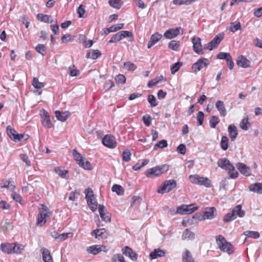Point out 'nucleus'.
Masks as SVG:
<instances>
[{
	"mask_svg": "<svg viewBox=\"0 0 262 262\" xmlns=\"http://www.w3.org/2000/svg\"><path fill=\"white\" fill-rule=\"evenodd\" d=\"M92 236H94L96 238H106L107 233L104 228L94 230L91 233Z\"/></svg>",
	"mask_w": 262,
	"mask_h": 262,
	"instance_id": "4be33fe9",
	"label": "nucleus"
},
{
	"mask_svg": "<svg viewBox=\"0 0 262 262\" xmlns=\"http://www.w3.org/2000/svg\"><path fill=\"white\" fill-rule=\"evenodd\" d=\"M86 251L89 254L96 255L100 253L98 245H92L86 248Z\"/></svg>",
	"mask_w": 262,
	"mask_h": 262,
	"instance_id": "a19ab883",
	"label": "nucleus"
},
{
	"mask_svg": "<svg viewBox=\"0 0 262 262\" xmlns=\"http://www.w3.org/2000/svg\"><path fill=\"white\" fill-rule=\"evenodd\" d=\"M122 253L129 257L132 260L136 261L137 259V254L129 247L125 246L122 249Z\"/></svg>",
	"mask_w": 262,
	"mask_h": 262,
	"instance_id": "f3484780",
	"label": "nucleus"
},
{
	"mask_svg": "<svg viewBox=\"0 0 262 262\" xmlns=\"http://www.w3.org/2000/svg\"><path fill=\"white\" fill-rule=\"evenodd\" d=\"M32 85L36 89H40L45 86V83L39 82L37 78L34 77L33 79Z\"/></svg>",
	"mask_w": 262,
	"mask_h": 262,
	"instance_id": "c03bdc74",
	"label": "nucleus"
},
{
	"mask_svg": "<svg viewBox=\"0 0 262 262\" xmlns=\"http://www.w3.org/2000/svg\"><path fill=\"white\" fill-rule=\"evenodd\" d=\"M204 114L203 112H199L197 116V121L199 125H202L204 121Z\"/></svg>",
	"mask_w": 262,
	"mask_h": 262,
	"instance_id": "69168bd1",
	"label": "nucleus"
},
{
	"mask_svg": "<svg viewBox=\"0 0 262 262\" xmlns=\"http://www.w3.org/2000/svg\"><path fill=\"white\" fill-rule=\"evenodd\" d=\"M72 233L71 232L68 233H63L62 234H59L58 237H56V241L59 242H63L68 238L69 236H72Z\"/></svg>",
	"mask_w": 262,
	"mask_h": 262,
	"instance_id": "de8ad7c7",
	"label": "nucleus"
},
{
	"mask_svg": "<svg viewBox=\"0 0 262 262\" xmlns=\"http://www.w3.org/2000/svg\"><path fill=\"white\" fill-rule=\"evenodd\" d=\"M55 172L61 178L67 179V175L68 171L61 167H57L54 169Z\"/></svg>",
	"mask_w": 262,
	"mask_h": 262,
	"instance_id": "f704fd0d",
	"label": "nucleus"
},
{
	"mask_svg": "<svg viewBox=\"0 0 262 262\" xmlns=\"http://www.w3.org/2000/svg\"><path fill=\"white\" fill-rule=\"evenodd\" d=\"M168 48L173 51H179L180 47V41L173 40L170 41L168 43Z\"/></svg>",
	"mask_w": 262,
	"mask_h": 262,
	"instance_id": "79ce46f5",
	"label": "nucleus"
},
{
	"mask_svg": "<svg viewBox=\"0 0 262 262\" xmlns=\"http://www.w3.org/2000/svg\"><path fill=\"white\" fill-rule=\"evenodd\" d=\"M162 36V35L158 33L152 34L150 37V40L148 42L147 48L149 49L152 47L161 39Z\"/></svg>",
	"mask_w": 262,
	"mask_h": 262,
	"instance_id": "393cba45",
	"label": "nucleus"
},
{
	"mask_svg": "<svg viewBox=\"0 0 262 262\" xmlns=\"http://www.w3.org/2000/svg\"><path fill=\"white\" fill-rule=\"evenodd\" d=\"M189 178L193 184L203 185L206 187L211 186V181L207 178L201 177L198 174H191L189 176Z\"/></svg>",
	"mask_w": 262,
	"mask_h": 262,
	"instance_id": "423d86ee",
	"label": "nucleus"
},
{
	"mask_svg": "<svg viewBox=\"0 0 262 262\" xmlns=\"http://www.w3.org/2000/svg\"><path fill=\"white\" fill-rule=\"evenodd\" d=\"M241 28L242 26L240 22L238 21H235L234 22H231L230 24L229 30L230 32L234 33L236 31L241 30Z\"/></svg>",
	"mask_w": 262,
	"mask_h": 262,
	"instance_id": "2f4dec72",
	"label": "nucleus"
},
{
	"mask_svg": "<svg viewBox=\"0 0 262 262\" xmlns=\"http://www.w3.org/2000/svg\"><path fill=\"white\" fill-rule=\"evenodd\" d=\"M55 114L57 119L62 122L65 121L69 116V113L68 112H61L59 111H56Z\"/></svg>",
	"mask_w": 262,
	"mask_h": 262,
	"instance_id": "7c9ffc66",
	"label": "nucleus"
},
{
	"mask_svg": "<svg viewBox=\"0 0 262 262\" xmlns=\"http://www.w3.org/2000/svg\"><path fill=\"white\" fill-rule=\"evenodd\" d=\"M193 49L194 51L199 55L204 53V49L201 45V40L198 37H193L192 39Z\"/></svg>",
	"mask_w": 262,
	"mask_h": 262,
	"instance_id": "f8f14e48",
	"label": "nucleus"
},
{
	"mask_svg": "<svg viewBox=\"0 0 262 262\" xmlns=\"http://www.w3.org/2000/svg\"><path fill=\"white\" fill-rule=\"evenodd\" d=\"M102 142L104 146L110 148H114L117 146L115 137L111 135H106L102 139Z\"/></svg>",
	"mask_w": 262,
	"mask_h": 262,
	"instance_id": "ddd939ff",
	"label": "nucleus"
},
{
	"mask_svg": "<svg viewBox=\"0 0 262 262\" xmlns=\"http://www.w3.org/2000/svg\"><path fill=\"white\" fill-rule=\"evenodd\" d=\"M79 166L86 170H90L92 169V166L90 163L84 158H82V160L78 162V164Z\"/></svg>",
	"mask_w": 262,
	"mask_h": 262,
	"instance_id": "4c0bfd02",
	"label": "nucleus"
},
{
	"mask_svg": "<svg viewBox=\"0 0 262 262\" xmlns=\"http://www.w3.org/2000/svg\"><path fill=\"white\" fill-rule=\"evenodd\" d=\"M98 211L101 218L105 222H108L111 221V217L108 215V213L106 212L105 210V207L100 205L99 206Z\"/></svg>",
	"mask_w": 262,
	"mask_h": 262,
	"instance_id": "5701e85b",
	"label": "nucleus"
},
{
	"mask_svg": "<svg viewBox=\"0 0 262 262\" xmlns=\"http://www.w3.org/2000/svg\"><path fill=\"white\" fill-rule=\"evenodd\" d=\"M162 79H163L164 81H166V79L165 78H164L163 76L162 75L160 76L157 77L156 78L152 79L148 82V84H147L149 88H151V87L156 85V84L159 83L160 82H161L162 81Z\"/></svg>",
	"mask_w": 262,
	"mask_h": 262,
	"instance_id": "c9c22d12",
	"label": "nucleus"
},
{
	"mask_svg": "<svg viewBox=\"0 0 262 262\" xmlns=\"http://www.w3.org/2000/svg\"><path fill=\"white\" fill-rule=\"evenodd\" d=\"M11 196L14 200L19 203H21L22 198L19 194L13 191L11 194Z\"/></svg>",
	"mask_w": 262,
	"mask_h": 262,
	"instance_id": "338daca9",
	"label": "nucleus"
},
{
	"mask_svg": "<svg viewBox=\"0 0 262 262\" xmlns=\"http://www.w3.org/2000/svg\"><path fill=\"white\" fill-rule=\"evenodd\" d=\"M182 66V63L181 62H177L173 64L170 68V71L172 74H175L180 69V67Z\"/></svg>",
	"mask_w": 262,
	"mask_h": 262,
	"instance_id": "6e6d98bb",
	"label": "nucleus"
},
{
	"mask_svg": "<svg viewBox=\"0 0 262 262\" xmlns=\"http://www.w3.org/2000/svg\"><path fill=\"white\" fill-rule=\"evenodd\" d=\"M245 235L248 237H251L254 239L257 238L259 237V233L257 231H246L243 233Z\"/></svg>",
	"mask_w": 262,
	"mask_h": 262,
	"instance_id": "37998d69",
	"label": "nucleus"
},
{
	"mask_svg": "<svg viewBox=\"0 0 262 262\" xmlns=\"http://www.w3.org/2000/svg\"><path fill=\"white\" fill-rule=\"evenodd\" d=\"M236 166L240 172L245 176H249L251 174V170L249 167L242 163H237Z\"/></svg>",
	"mask_w": 262,
	"mask_h": 262,
	"instance_id": "6ab92c4d",
	"label": "nucleus"
},
{
	"mask_svg": "<svg viewBox=\"0 0 262 262\" xmlns=\"http://www.w3.org/2000/svg\"><path fill=\"white\" fill-rule=\"evenodd\" d=\"M221 147L224 150H226L228 148V139L225 136L222 137L221 140Z\"/></svg>",
	"mask_w": 262,
	"mask_h": 262,
	"instance_id": "49530a36",
	"label": "nucleus"
},
{
	"mask_svg": "<svg viewBox=\"0 0 262 262\" xmlns=\"http://www.w3.org/2000/svg\"><path fill=\"white\" fill-rule=\"evenodd\" d=\"M73 155L77 164H78V162H80L83 158L81 155L78 152L76 149L73 150Z\"/></svg>",
	"mask_w": 262,
	"mask_h": 262,
	"instance_id": "e2e57ef3",
	"label": "nucleus"
},
{
	"mask_svg": "<svg viewBox=\"0 0 262 262\" xmlns=\"http://www.w3.org/2000/svg\"><path fill=\"white\" fill-rule=\"evenodd\" d=\"M37 18L38 20L46 23H50L52 22L51 16L46 14H38L37 16Z\"/></svg>",
	"mask_w": 262,
	"mask_h": 262,
	"instance_id": "58836bf2",
	"label": "nucleus"
},
{
	"mask_svg": "<svg viewBox=\"0 0 262 262\" xmlns=\"http://www.w3.org/2000/svg\"><path fill=\"white\" fill-rule=\"evenodd\" d=\"M215 105L220 115L222 117H225L227 115V110L225 107L224 102L222 100H217Z\"/></svg>",
	"mask_w": 262,
	"mask_h": 262,
	"instance_id": "b1692460",
	"label": "nucleus"
},
{
	"mask_svg": "<svg viewBox=\"0 0 262 262\" xmlns=\"http://www.w3.org/2000/svg\"><path fill=\"white\" fill-rule=\"evenodd\" d=\"M120 2L121 0H110L109 4L112 7L119 9L120 7Z\"/></svg>",
	"mask_w": 262,
	"mask_h": 262,
	"instance_id": "0e129e2a",
	"label": "nucleus"
},
{
	"mask_svg": "<svg viewBox=\"0 0 262 262\" xmlns=\"http://www.w3.org/2000/svg\"><path fill=\"white\" fill-rule=\"evenodd\" d=\"M220 119L219 118L215 116L211 117L209 123L210 126L211 128H215L216 125L219 123Z\"/></svg>",
	"mask_w": 262,
	"mask_h": 262,
	"instance_id": "5fc2aeb1",
	"label": "nucleus"
},
{
	"mask_svg": "<svg viewBox=\"0 0 262 262\" xmlns=\"http://www.w3.org/2000/svg\"><path fill=\"white\" fill-rule=\"evenodd\" d=\"M249 190L254 193L262 194V183L251 184L248 187Z\"/></svg>",
	"mask_w": 262,
	"mask_h": 262,
	"instance_id": "412c9836",
	"label": "nucleus"
},
{
	"mask_svg": "<svg viewBox=\"0 0 262 262\" xmlns=\"http://www.w3.org/2000/svg\"><path fill=\"white\" fill-rule=\"evenodd\" d=\"M168 170L169 166L167 164H163L147 169L145 175L148 178H154L161 176Z\"/></svg>",
	"mask_w": 262,
	"mask_h": 262,
	"instance_id": "f03ea898",
	"label": "nucleus"
},
{
	"mask_svg": "<svg viewBox=\"0 0 262 262\" xmlns=\"http://www.w3.org/2000/svg\"><path fill=\"white\" fill-rule=\"evenodd\" d=\"M131 154L129 150L125 149L122 152V159L125 162H128L130 160Z\"/></svg>",
	"mask_w": 262,
	"mask_h": 262,
	"instance_id": "bf43d9fd",
	"label": "nucleus"
},
{
	"mask_svg": "<svg viewBox=\"0 0 262 262\" xmlns=\"http://www.w3.org/2000/svg\"><path fill=\"white\" fill-rule=\"evenodd\" d=\"M113 262H126L124 257L121 254H115L112 257Z\"/></svg>",
	"mask_w": 262,
	"mask_h": 262,
	"instance_id": "8fccbe9b",
	"label": "nucleus"
},
{
	"mask_svg": "<svg viewBox=\"0 0 262 262\" xmlns=\"http://www.w3.org/2000/svg\"><path fill=\"white\" fill-rule=\"evenodd\" d=\"M216 242L219 249L222 252L231 255L234 252V247L230 243L227 241L222 235H218L215 237Z\"/></svg>",
	"mask_w": 262,
	"mask_h": 262,
	"instance_id": "f257e3e1",
	"label": "nucleus"
},
{
	"mask_svg": "<svg viewBox=\"0 0 262 262\" xmlns=\"http://www.w3.org/2000/svg\"><path fill=\"white\" fill-rule=\"evenodd\" d=\"M41 252L42 256V260L43 262H53L52 257L51 255L50 251L46 248H42Z\"/></svg>",
	"mask_w": 262,
	"mask_h": 262,
	"instance_id": "bb28decb",
	"label": "nucleus"
},
{
	"mask_svg": "<svg viewBox=\"0 0 262 262\" xmlns=\"http://www.w3.org/2000/svg\"><path fill=\"white\" fill-rule=\"evenodd\" d=\"M210 64V61L207 58H201L199 59L191 67L193 71L196 73L201 69L206 68Z\"/></svg>",
	"mask_w": 262,
	"mask_h": 262,
	"instance_id": "1a4fd4ad",
	"label": "nucleus"
},
{
	"mask_svg": "<svg viewBox=\"0 0 262 262\" xmlns=\"http://www.w3.org/2000/svg\"><path fill=\"white\" fill-rule=\"evenodd\" d=\"M198 209V206L195 204L182 205L178 207L177 213L180 214H189Z\"/></svg>",
	"mask_w": 262,
	"mask_h": 262,
	"instance_id": "6e6552de",
	"label": "nucleus"
},
{
	"mask_svg": "<svg viewBox=\"0 0 262 262\" xmlns=\"http://www.w3.org/2000/svg\"><path fill=\"white\" fill-rule=\"evenodd\" d=\"M245 215V211L242 210L240 205L236 206L231 212L226 214L224 217V221L229 222L235 219L237 216L243 217Z\"/></svg>",
	"mask_w": 262,
	"mask_h": 262,
	"instance_id": "7ed1b4c3",
	"label": "nucleus"
},
{
	"mask_svg": "<svg viewBox=\"0 0 262 262\" xmlns=\"http://www.w3.org/2000/svg\"><path fill=\"white\" fill-rule=\"evenodd\" d=\"M142 120L146 126H149L150 125L151 122V119L149 115H146L143 116L142 117Z\"/></svg>",
	"mask_w": 262,
	"mask_h": 262,
	"instance_id": "774afa93",
	"label": "nucleus"
},
{
	"mask_svg": "<svg viewBox=\"0 0 262 262\" xmlns=\"http://www.w3.org/2000/svg\"><path fill=\"white\" fill-rule=\"evenodd\" d=\"M70 75L71 76H77L79 75V71L76 68L74 65L70 66L68 68Z\"/></svg>",
	"mask_w": 262,
	"mask_h": 262,
	"instance_id": "3c124183",
	"label": "nucleus"
},
{
	"mask_svg": "<svg viewBox=\"0 0 262 262\" xmlns=\"http://www.w3.org/2000/svg\"><path fill=\"white\" fill-rule=\"evenodd\" d=\"M148 101L152 107L156 106L157 105L156 97L152 95H149L148 96Z\"/></svg>",
	"mask_w": 262,
	"mask_h": 262,
	"instance_id": "680f3d73",
	"label": "nucleus"
},
{
	"mask_svg": "<svg viewBox=\"0 0 262 262\" xmlns=\"http://www.w3.org/2000/svg\"><path fill=\"white\" fill-rule=\"evenodd\" d=\"M167 146L168 144L166 140H162L155 145L154 149L155 150H157L158 148L162 149L166 147Z\"/></svg>",
	"mask_w": 262,
	"mask_h": 262,
	"instance_id": "09e8293b",
	"label": "nucleus"
},
{
	"mask_svg": "<svg viewBox=\"0 0 262 262\" xmlns=\"http://www.w3.org/2000/svg\"><path fill=\"white\" fill-rule=\"evenodd\" d=\"M7 133L10 139L15 142H18L21 141L24 135L22 134H18L10 126L7 127Z\"/></svg>",
	"mask_w": 262,
	"mask_h": 262,
	"instance_id": "9d476101",
	"label": "nucleus"
},
{
	"mask_svg": "<svg viewBox=\"0 0 262 262\" xmlns=\"http://www.w3.org/2000/svg\"><path fill=\"white\" fill-rule=\"evenodd\" d=\"M182 239H191L194 238L193 233L190 231L189 229H187L183 232L182 236Z\"/></svg>",
	"mask_w": 262,
	"mask_h": 262,
	"instance_id": "a18cd8bd",
	"label": "nucleus"
},
{
	"mask_svg": "<svg viewBox=\"0 0 262 262\" xmlns=\"http://www.w3.org/2000/svg\"><path fill=\"white\" fill-rule=\"evenodd\" d=\"M101 54V53L100 51L98 50H92L88 53L86 57L92 59H96L98 58Z\"/></svg>",
	"mask_w": 262,
	"mask_h": 262,
	"instance_id": "e433bc0d",
	"label": "nucleus"
},
{
	"mask_svg": "<svg viewBox=\"0 0 262 262\" xmlns=\"http://www.w3.org/2000/svg\"><path fill=\"white\" fill-rule=\"evenodd\" d=\"M236 63L238 67L247 68L250 67V61L244 56H240L236 59Z\"/></svg>",
	"mask_w": 262,
	"mask_h": 262,
	"instance_id": "a211bd4d",
	"label": "nucleus"
},
{
	"mask_svg": "<svg viewBox=\"0 0 262 262\" xmlns=\"http://www.w3.org/2000/svg\"><path fill=\"white\" fill-rule=\"evenodd\" d=\"M183 262H194L190 251L185 250L182 254Z\"/></svg>",
	"mask_w": 262,
	"mask_h": 262,
	"instance_id": "72a5a7b5",
	"label": "nucleus"
},
{
	"mask_svg": "<svg viewBox=\"0 0 262 262\" xmlns=\"http://www.w3.org/2000/svg\"><path fill=\"white\" fill-rule=\"evenodd\" d=\"M36 51L42 56L46 54V47L43 44H38L35 47Z\"/></svg>",
	"mask_w": 262,
	"mask_h": 262,
	"instance_id": "864d4df0",
	"label": "nucleus"
},
{
	"mask_svg": "<svg viewBox=\"0 0 262 262\" xmlns=\"http://www.w3.org/2000/svg\"><path fill=\"white\" fill-rule=\"evenodd\" d=\"M50 214L49 208L44 205H41L39 208L36 224L40 227L43 226L46 223L47 218L50 216Z\"/></svg>",
	"mask_w": 262,
	"mask_h": 262,
	"instance_id": "20e7f679",
	"label": "nucleus"
},
{
	"mask_svg": "<svg viewBox=\"0 0 262 262\" xmlns=\"http://www.w3.org/2000/svg\"><path fill=\"white\" fill-rule=\"evenodd\" d=\"M250 126V123L249 121L248 116L246 115V116L242 120L239 126L242 129L247 130Z\"/></svg>",
	"mask_w": 262,
	"mask_h": 262,
	"instance_id": "473e14b6",
	"label": "nucleus"
},
{
	"mask_svg": "<svg viewBox=\"0 0 262 262\" xmlns=\"http://www.w3.org/2000/svg\"><path fill=\"white\" fill-rule=\"evenodd\" d=\"M124 68L128 71H134L136 69L137 66L133 63L127 61L124 63Z\"/></svg>",
	"mask_w": 262,
	"mask_h": 262,
	"instance_id": "603ef678",
	"label": "nucleus"
},
{
	"mask_svg": "<svg viewBox=\"0 0 262 262\" xmlns=\"http://www.w3.org/2000/svg\"><path fill=\"white\" fill-rule=\"evenodd\" d=\"M181 27H177L176 28H171L168 29L164 34V36L166 39H171L176 38L180 34L182 30Z\"/></svg>",
	"mask_w": 262,
	"mask_h": 262,
	"instance_id": "4468645a",
	"label": "nucleus"
},
{
	"mask_svg": "<svg viewBox=\"0 0 262 262\" xmlns=\"http://www.w3.org/2000/svg\"><path fill=\"white\" fill-rule=\"evenodd\" d=\"M124 24L123 23L118 24L112 26L110 27L111 31L114 32L122 29L124 27Z\"/></svg>",
	"mask_w": 262,
	"mask_h": 262,
	"instance_id": "052dcab7",
	"label": "nucleus"
},
{
	"mask_svg": "<svg viewBox=\"0 0 262 262\" xmlns=\"http://www.w3.org/2000/svg\"><path fill=\"white\" fill-rule=\"evenodd\" d=\"M217 165L221 168L226 170H231L233 169V166L230 163V161L226 158L220 159L217 161Z\"/></svg>",
	"mask_w": 262,
	"mask_h": 262,
	"instance_id": "dca6fc26",
	"label": "nucleus"
},
{
	"mask_svg": "<svg viewBox=\"0 0 262 262\" xmlns=\"http://www.w3.org/2000/svg\"><path fill=\"white\" fill-rule=\"evenodd\" d=\"M177 182L174 180L165 181L157 190L158 193L164 194L170 191L176 187Z\"/></svg>",
	"mask_w": 262,
	"mask_h": 262,
	"instance_id": "0eeeda50",
	"label": "nucleus"
},
{
	"mask_svg": "<svg viewBox=\"0 0 262 262\" xmlns=\"http://www.w3.org/2000/svg\"><path fill=\"white\" fill-rule=\"evenodd\" d=\"M223 38V34L221 33L217 34L215 36L212 41L206 45L205 48L210 51L212 50L217 46V45L221 42Z\"/></svg>",
	"mask_w": 262,
	"mask_h": 262,
	"instance_id": "9b49d317",
	"label": "nucleus"
},
{
	"mask_svg": "<svg viewBox=\"0 0 262 262\" xmlns=\"http://www.w3.org/2000/svg\"><path fill=\"white\" fill-rule=\"evenodd\" d=\"M215 208L213 207L206 208L203 212L204 216H205L206 220L214 219L215 216Z\"/></svg>",
	"mask_w": 262,
	"mask_h": 262,
	"instance_id": "aec40b11",
	"label": "nucleus"
},
{
	"mask_svg": "<svg viewBox=\"0 0 262 262\" xmlns=\"http://www.w3.org/2000/svg\"><path fill=\"white\" fill-rule=\"evenodd\" d=\"M41 122L43 126L48 128L52 127L53 124L51 121L48 113L44 110L41 111Z\"/></svg>",
	"mask_w": 262,
	"mask_h": 262,
	"instance_id": "2eb2a0df",
	"label": "nucleus"
},
{
	"mask_svg": "<svg viewBox=\"0 0 262 262\" xmlns=\"http://www.w3.org/2000/svg\"><path fill=\"white\" fill-rule=\"evenodd\" d=\"M84 192L88 206L93 212L95 211L97 208V203L92 189L87 188L85 190Z\"/></svg>",
	"mask_w": 262,
	"mask_h": 262,
	"instance_id": "39448f33",
	"label": "nucleus"
},
{
	"mask_svg": "<svg viewBox=\"0 0 262 262\" xmlns=\"http://www.w3.org/2000/svg\"><path fill=\"white\" fill-rule=\"evenodd\" d=\"M231 57L230 54L229 53L220 52L217 55V58L220 59H225L226 60H229Z\"/></svg>",
	"mask_w": 262,
	"mask_h": 262,
	"instance_id": "13d9d810",
	"label": "nucleus"
},
{
	"mask_svg": "<svg viewBox=\"0 0 262 262\" xmlns=\"http://www.w3.org/2000/svg\"><path fill=\"white\" fill-rule=\"evenodd\" d=\"M120 37V40L125 38H129V41L133 42L134 40V38L133 33L128 31H121L118 32Z\"/></svg>",
	"mask_w": 262,
	"mask_h": 262,
	"instance_id": "c756f323",
	"label": "nucleus"
},
{
	"mask_svg": "<svg viewBox=\"0 0 262 262\" xmlns=\"http://www.w3.org/2000/svg\"><path fill=\"white\" fill-rule=\"evenodd\" d=\"M13 246H15V248H13V253H20L24 249L23 245L13 243Z\"/></svg>",
	"mask_w": 262,
	"mask_h": 262,
	"instance_id": "4d7b16f0",
	"label": "nucleus"
},
{
	"mask_svg": "<svg viewBox=\"0 0 262 262\" xmlns=\"http://www.w3.org/2000/svg\"><path fill=\"white\" fill-rule=\"evenodd\" d=\"M228 131L231 140L234 141L238 134L236 126L234 124L229 125L228 127Z\"/></svg>",
	"mask_w": 262,
	"mask_h": 262,
	"instance_id": "cd10ccee",
	"label": "nucleus"
},
{
	"mask_svg": "<svg viewBox=\"0 0 262 262\" xmlns=\"http://www.w3.org/2000/svg\"><path fill=\"white\" fill-rule=\"evenodd\" d=\"M14 247L13 243L2 244L1 245V250L8 254L13 253V248H15Z\"/></svg>",
	"mask_w": 262,
	"mask_h": 262,
	"instance_id": "c85d7f7f",
	"label": "nucleus"
},
{
	"mask_svg": "<svg viewBox=\"0 0 262 262\" xmlns=\"http://www.w3.org/2000/svg\"><path fill=\"white\" fill-rule=\"evenodd\" d=\"M112 191L115 192L118 195H122L124 193L123 188L119 185L114 184L112 187Z\"/></svg>",
	"mask_w": 262,
	"mask_h": 262,
	"instance_id": "ea45409f",
	"label": "nucleus"
},
{
	"mask_svg": "<svg viewBox=\"0 0 262 262\" xmlns=\"http://www.w3.org/2000/svg\"><path fill=\"white\" fill-rule=\"evenodd\" d=\"M165 255V251L159 248L155 249L153 251L150 252L149 257L150 259H154L158 257H164Z\"/></svg>",
	"mask_w": 262,
	"mask_h": 262,
	"instance_id": "a878e982",
	"label": "nucleus"
}]
</instances>
